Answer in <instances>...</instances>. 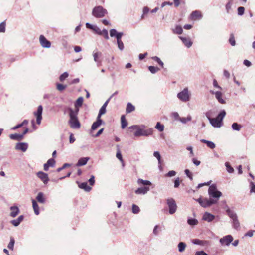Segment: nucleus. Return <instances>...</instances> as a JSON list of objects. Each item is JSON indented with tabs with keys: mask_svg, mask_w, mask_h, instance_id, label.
Instances as JSON below:
<instances>
[{
	"mask_svg": "<svg viewBox=\"0 0 255 255\" xmlns=\"http://www.w3.org/2000/svg\"><path fill=\"white\" fill-rule=\"evenodd\" d=\"M137 184L140 187L135 191L137 195H145L150 191V186L152 185L151 182L148 180H144L142 179H138L137 180Z\"/></svg>",
	"mask_w": 255,
	"mask_h": 255,
	"instance_id": "nucleus-1",
	"label": "nucleus"
},
{
	"mask_svg": "<svg viewBox=\"0 0 255 255\" xmlns=\"http://www.w3.org/2000/svg\"><path fill=\"white\" fill-rule=\"evenodd\" d=\"M226 115V112L225 110H222L218 114L217 117L215 118H212L210 117V115L209 112L206 113V116L209 120L211 125L214 128H220L222 126V121L225 116Z\"/></svg>",
	"mask_w": 255,
	"mask_h": 255,
	"instance_id": "nucleus-2",
	"label": "nucleus"
},
{
	"mask_svg": "<svg viewBox=\"0 0 255 255\" xmlns=\"http://www.w3.org/2000/svg\"><path fill=\"white\" fill-rule=\"evenodd\" d=\"M70 120L69 124L71 128L73 129H79L80 128V123L77 118L78 109L75 111L72 109H69Z\"/></svg>",
	"mask_w": 255,
	"mask_h": 255,
	"instance_id": "nucleus-3",
	"label": "nucleus"
},
{
	"mask_svg": "<svg viewBox=\"0 0 255 255\" xmlns=\"http://www.w3.org/2000/svg\"><path fill=\"white\" fill-rule=\"evenodd\" d=\"M153 133V129L149 128L145 129V126L140 125V128L138 130H136L134 133V136L139 137L141 136H148L151 135Z\"/></svg>",
	"mask_w": 255,
	"mask_h": 255,
	"instance_id": "nucleus-4",
	"label": "nucleus"
},
{
	"mask_svg": "<svg viewBox=\"0 0 255 255\" xmlns=\"http://www.w3.org/2000/svg\"><path fill=\"white\" fill-rule=\"evenodd\" d=\"M208 194L210 199L218 200L219 198L222 196V193L217 190L216 186L212 184L209 186L208 189Z\"/></svg>",
	"mask_w": 255,
	"mask_h": 255,
	"instance_id": "nucleus-5",
	"label": "nucleus"
},
{
	"mask_svg": "<svg viewBox=\"0 0 255 255\" xmlns=\"http://www.w3.org/2000/svg\"><path fill=\"white\" fill-rule=\"evenodd\" d=\"M107 13V10L102 6H95L92 11V15L98 18L104 17Z\"/></svg>",
	"mask_w": 255,
	"mask_h": 255,
	"instance_id": "nucleus-6",
	"label": "nucleus"
},
{
	"mask_svg": "<svg viewBox=\"0 0 255 255\" xmlns=\"http://www.w3.org/2000/svg\"><path fill=\"white\" fill-rule=\"evenodd\" d=\"M191 94L188 88L186 87L182 91L178 93L177 95V98L183 102H186L189 101Z\"/></svg>",
	"mask_w": 255,
	"mask_h": 255,
	"instance_id": "nucleus-7",
	"label": "nucleus"
},
{
	"mask_svg": "<svg viewBox=\"0 0 255 255\" xmlns=\"http://www.w3.org/2000/svg\"><path fill=\"white\" fill-rule=\"evenodd\" d=\"M167 204L169 208V213L170 214H174L177 209V206L175 200L172 198L167 199Z\"/></svg>",
	"mask_w": 255,
	"mask_h": 255,
	"instance_id": "nucleus-8",
	"label": "nucleus"
},
{
	"mask_svg": "<svg viewBox=\"0 0 255 255\" xmlns=\"http://www.w3.org/2000/svg\"><path fill=\"white\" fill-rule=\"evenodd\" d=\"M233 241V237L230 235H226L221 238L219 242L222 246H229L230 243Z\"/></svg>",
	"mask_w": 255,
	"mask_h": 255,
	"instance_id": "nucleus-9",
	"label": "nucleus"
},
{
	"mask_svg": "<svg viewBox=\"0 0 255 255\" xmlns=\"http://www.w3.org/2000/svg\"><path fill=\"white\" fill-rule=\"evenodd\" d=\"M42 111L43 107L41 105H39L38 107L37 111L33 113L34 116L36 117V123L38 125H40L41 124V121L42 119Z\"/></svg>",
	"mask_w": 255,
	"mask_h": 255,
	"instance_id": "nucleus-10",
	"label": "nucleus"
},
{
	"mask_svg": "<svg viewBox=\"0 0 255 255\" xmlns=\"http://www.w3.org/2000/svg\"><path fill=\"white\" fill-rule=\"evenodd\" d=\"M124 35L123 32H118L115 29H112L110 30V35L111 37H115L117 39V42L122 41L121 38Z\"/></svg>",
	"mask_w": 255,
	"mask_h": 255,
	"instance_id": "nucleus-11",
	"label": "nucleus"
},
{
	"mask_svg": "<svg viewBox=\"0 0 255 255\" xmlns=\"http://www.w3.org/2000/svg\"><path fill=\"white\" fill-rule=\"evenodd\" d=\"M39 42L41 46L43 48H49L51 47V42L42 35H41L39 37Z\"/></svg>",
	"mask_w": 255,
	"mask_h": 255,
	"instance_id": "nucleus-12",
	"label": "nucleus"
},
{
	"mask_svg": "<svg viewBox=\"0 0 255 255\" xmlns=\"http://www.w3.org/2000/svg\"><path fill=\"white\" fill-rule=\"evenodd\" d=\"M217 202V200L203 199L200 205L203 207H207L210 206L212 204H216Z\"/></svg>",
	"mask_w": 255,
	"mask_h": 255,
	"instance_id": "nucleus-13",
	"label": "nucleus"
},
{
	"mask_svg": "<svg viewBox=\"0 0 255 255\" xmlns=\"http://www.w3.org/2000/svg\"><path fill=\"white\" fill-rule=\"evenodd\" d=\"M28 147V145L27 143L20 142L17 143L15 147L16 150H20L22 152H25Z\"/></svg>",
	"mask_w": 255,
	"mask_h": 255,
	"instance_id": "nucleus-14",
	"label": "nucleus"
},
{
	"mask_svg": "<svg viewBox=\"0 0 255 255\" xmlns=\"http://www.w3.org/2000/svg\"><path fill=\"white\" fill-rule=\"evenodd\" d=\"M37 175L45 184H46L49 181V178L47 173L39 171L37 173Z\"/></svg>",
	"mask_w": 255,
	"mask_h": 255,
	"instance_id": "nucleus-15",
	"label": "nucleus"
},
{
	"mask_svg": "<svg viewBox=\"0 0 255 255\" xmlns=\"http://www.w3.org/2000/svg\"><path fill=\"white\" fill-rule=\"evenodd\" d=\"M202 18L201 12L199 10L193 11L190 14V18L193 20L200 19Z\"/></svg>",
	"mask_w": 255,
	"mask_h": 255,
	"instance_id": "nucleus-16",
	"label": "nucleus"
},
{
	"mask_svg": "<svg viewBox=\"0 0 255 255\" xmlns=\"http://www.w3.org/2000/svg\"><path fill=\"white\" fill-rule=\"evenodd\" d=\"M210 93L212 94H214L215 97L218 101L221 104H225V101L222 98V93L220 91L214 92V91L211 90Z\"/></svg>",
	"mask_w": 255,
	"mask_h": 255,
	"instance_id": "nucleus-17",
	"label": "nucleus"
},
{
	"mask_svg": "<svg viewBox=\"0 0 255 255\" xmlns=\"http://www.w3.org/2000/svg\"><path fill=\"white\" fill-rule=\"evenodd\" d=\"M202 219L203 220L210 222L215 219V216L208 212H205L203 216Z\"/></svg>",
	"mask_w": 255,
	"mask_h": 255,
	"instance_id": "nucleus-18",
	"label": "nucleus"
},
{
	"mask_svg": "<svg viewBox=\"0 0 255 255\" xmlns=\"http://www.w3.org/2000/svg\"><path fill=\"white\" fill-rule=\"evenodd\" d=\"M10 209L11 210L10 215L13 218L15 217L19 214L20 211L19 209L17 206H11Z\"/></svg>",
	"mask_w": 255,
	"mask_h": 255,
	"instance_id": "nucleus-19",
	"label": "nucleus"
},
{
	"mask_svg": "<svg viewBox=\"0 0 255 255\" xmlns=\"http://www.w3.org/2000/svg\"><path fill=\"white\" fill-rule=\"evenodd\" d=\"M101 52H95L94 51L93 53V56L94 58V60L95 62L97 63L98 66L101 65V61L99 59V57L101 55Z\"/></svg>",
	"mask_w": 255,
	"mask_h": 255,
	"instance_id": "nucleus-20",
	"label": "nucleus"
},
{
	"mask_svg": "<svg viewBox=\"0 0 255 255\" xmlns=\"http://www.w3.org/2000/svg\"><path fill=\"white\" fill-rule=\"evenodd\" d=\"M89 159H90V158L88 157H82L78 160V161L76 164V166H84L87 164V162L89 161Z\"/></svg>",
	"mask_w": 255,
	"mask_h": 255,
	"instance_id": "nucleus-21",
	"label": "nucleus"
},
{
	"mask_svg": "<svg viewBox=\"0 0 255 255\" xmlns=\"http://www.w3.org/2000/svg\"><path fill=\"white\" fill-rule=\"evenodd\" d=\"M77 183L78 184V187L84 190L85 191L89 192L91 190V187L88 185L87 182L80 183L79 182L77 181Z\"/></svg>",
	"mask_w": 255,
	"mask_h": 255,
	"instance_id": "nucleus-22",
	"label": "nucleus"
},
{
	"mask_svg": "<svg viewBox=\"0 0 255 255\" xmlns=\"http://www.w3.org/2000/svg\"><path fill=\"white\" fill-rule=\"evenodd\" d=\"M103 121L101 119V118H99L97 117L96 121L94 122L91 126V130H95L98 127H99L102 124Z\"/></svg>",
	"mask_w": 255,
	"mask_h": 255,
	"instance_id": "nucleus-23",
	"label": "nucleus"
},
{
	"mask_svg": "<svg viewBox=\"0 0 255 255\" xmlns=\"http://www.w3.org/2000/svg\"><path fill=\"white\" fill-rule=\"evenodd\" d=\"M179 38L187 47L189 48L192 46V42L189 38L181 36H180Z\"/></svg>",
	"mask_w": 255,
	"mask_h": 255,
	"instance_id": "nucleus-24",
	"label": "nucleus"
},
{
	"mask_svg": "<svg viewBox=\"0 0 255 255\" xmlns=\"http://www.w3.org/2000/svg\"><path fill=\"white\" fill-rule=\"evenodd\" d=\"M23 219L24 216L23 215H20L16 219L12 220L11 221V223L13 225L16 227L18 226L20 224V223L23 221Z\"/></svg>",
	"mask_w": 255,
	"mask_h": 255,
	"instance_id": "nucleus-25",
	"label": "nucleus"
},
{
	"mask_svg": "<svg viewBox=\"0 0 255 255\" xmlns=\"http://www.w3.org/2000/svg\"><path fill=\"white\" fill-rule=\"evenodd\" d=\"M9 137L11 139L19 141L22 139L23 135L21 134H12L9 135Z\"/></svg>",
	"mask_w": 255,
	"mask_h": 255,
	"instance_id": "nucleus-26",
	"label": "nucleus"
},
{
	"mask_svg": "<svg viewBox=\"0 0 255 255\" xmlns=\"http://www.w3.org/2000/svg\"><path fill=\"white\" fill-rule=\"evenodd\" d=\"M200 141L201 142L206 144L207 146L211 149H214L216 147L215 144L212 141L205 139H201Z\"/></svg>",
	"mask_w": 255,
	"mask_h": 255,
	"instance_id": "nucleus-27",
	"label": "nucleus"
},
{
	"mask_svg": "<svg viewBox=\"0 0 255 255\" xmlns=\"http://www.w3.org/2000/svg\"><path fill=\"white\" fill-rule=\"evenodd\" d=\"M36 200L40 203L43 204L45 202V199L44 197V194L42 192H39L36 197Z\"/></svg>",
	"mask_w": 255,
	"mask_h": 255,
	"instance_id": "nucleus-28",
	"label": "nucleus"
},
{
	"mask_svg": "<svg viewBox=\"0 0 255 255\" xmlns=\"http://www.w3.org/2000/svg\"><path fill=\"white\" fill-rule=\"evenodd\" d=\"M32 207L33 208L35 214L37 215H39V206H38L36 201L35 200L32 199Z\"/></svg>",
	"mask_w": 255,
	"mask_h": 255,
	"instance_id": "nucleus-29",
	"label": "nucleus"
},
{
	"mask_svg": "<svg viewBox=\"0 0 255 255\" xmlns=\"http://www.w3.org/2000/svg\"><path fill=\"white\" fill-rule=\"evenodd\" d=\"M226 212L232 220L238 218L236 213L229 208L226 210Z\"/></svg>",
	"mask_w": 255,
	"mask_h": 255,
	"instance_id": "nucleus-30",
	"label": "nucleus"
},
{
	"mask_svg": "<svg viewBox=\"0 0 255 255\" xmlns=\"http://www.w3.org/2000/svg\"><path fill=\"white\" fill-rule=\"evenodd\" d=\"M232 225L236 230H238L240 229V225L238 218L232 220Z\"/></svg>",
	"mask_w": 255,
	"mask_h": 255,
	"instance_id": "nucleus-31",
	"label": "nucleus"
},
{
	"mask_svg": "<svg viewBox=\"0 0 255 255\" xmlns=\"http://www.w3.org/2000/svg\"><path fill=\"white\" fill-rule=\"evenodd\" d=\"M135 110V107L130 103H128L127 105L126 112L130 113Z\"/></svg>",
	"mask_w": 255,
	"mask_h": 255,
	"instance_id": "nucleus-32",
	"label": "nucleus"
},
{
	"mask_svg": "<svg viewBox=\"0 0 255 255\" xmlns=\"http://www.w3.org/2000/svg\"><path fill=\"white\" fill-rule=\"evenodd\" d=\"M121 128L122 129L125 128L128 125V123L127 121L125 116L124 115H122L121 117Z\"/></svg>",
	"mask_w": 255,
	"mask_h": 255,
	"instance_id": "nucleus-33",
	"label": "nucleus"
},
{
	"mask_svg": "<svg viewBox=\"0 0 255 255\" xmlns=\"http://www.w3.org/2000/svg\"><path fill=\"white\" fill-rule=\"evenodd\" d=\"M173 33L177 34H181L183 32L182 28L181 26L177 25L173 30Z\"/></svg>",
	"mask_w": 255,
	"mask_h": 255,
	"instance_id": "nucleus-34",
	"label": "nucleus"
},
{
	"mask_svg": "<svg viewBox=\"0 0 255 255\" xmlns=\"http://www.w3.org/2000/svg\"><path fill=\"white\" fill-rule=\"evenodd\" d=\"M186 247V244L184 242H180L178 245V251L180 252H183Z\"/></svg>",
	"mask_w": 255,
	"mask_h": 255,
	"instance_id": "nucleus-35",
	"label": "nucleus"
},
{
	"mask_svg": "<svg viewBox=\"0 0 255 255\" xmlns=\"http://www.w3.org/2000/svg\"><path fill=\"white\" fill-rule=\"evenodd\" d=\"M198 223V220L194 218H188L187 220V223L191 226L196 225Z\"/></svg>",
	"mask_w": 255,
	"mask_h": 255,
	"instance_id": "nucleus-36",
	"label": "nucleus"
},
{
	"mask_svg": "<svg viewBox=\"0 0 255 255\" xmlns=\"http://www.w3.org/2000/svg\"><path fill=\"white\" fill-rule=\"evenodd\" d=\"M83 98L82 97H79L75 103V107L77 108V107H81L83 104Z\"/></svg>",
	"mask_w": 255,
	"mask_h": 255,
	"instance_id": "nucleus-37",
	"label": "nucleus"
},
{
	"mask_svg": "<svg viewBox=\"0 0 255 255\" xmlns=\"http://www.w3.org/2000/svg\"><path fill=\"white\" fill-rule=\"evenodd\" d=\"M241 128V125L238 124L237 123H233L232 125V128L234 130L239 131L240 130Z\"/></svg>",
	"mask_w": 255,
	"mask_h": 255,
	"instance_id": "nucleus-38",
	"label": "nucleus"
},
{
	"mask_svg": "<svg viewBox=\"0 0 255 255\" xmlns=\"http://www.w3.org/2000/svg\"><path fill=\"white\" fill-rule=\"evenodd\" d=\"M191 116L188 115L186 118L181 117L179 118V121L183 124H186L187 122L191 120Z\"/></svg>",
	"mask_w": 255,
	"mask_h": 255,
	"instance_id": "nucleus-39",
	"label": "nucleus"
},
{
	"mask_svg": "<svg viewBox=\"0 0 255 255\" xmlns=\"http://www.w3.org/2000/svg\"><path fill=\"white\" fill-rule=\"evenodd\" d=\"M148 69L150 71V72L152 74H155L159 71L160 69L157 67H155L153 66H150L148 67Z\"/></svg>",
	"mask_w": 255,
	"mask_h": 255,
	"instance_id": "nucleus-40",
	"label": "nucleus"
},
{
	"mask_svg": "<svg viewBox=\"0 0 255 255\" xmlns=\"http://www.w3.org/2000/svg\"><path fill=\"white\" fill-rule=\"evenodd\" d=\"M153 156L158 160V164L161 163V157L160 153L158 151H155L153 153Z\"/></svg>",
	"mask_w": 255,
	"mask_h": 255,
	"instance_id": "nucleus-41",
	"label": "nucleus"
},
{
	"mask_svg": "<svg viewBox=\"0 0 255 255\" xmlns=\"http://www.w3.org/2000/svg\"><path fill=\"white\" fill-rule=\"evenodd\" d=\"M225 165L226 167V170L227 172L229 173H233L234 170L233 167H232L229 162H226L225 163Z\"/></svg>",
	"mask_w": 255,
	"mask_h": 255,
	"instance_id": "nucleus-42",
	"label": "nucleus"
},
{
	"mask_svg": "<svg viewBox=\"0 0 255 255\" xmlns=\"http://www.w3.org/2000/svg\"><path fill=\"white\" fill-rule=\"evenodd\" d=\"M15 243L14 239L13 237L10 238V241L8 245V248L11 250H13L14 249V245Z\"/></svg>",
	"mask_w": 255,
	"mask_h": 255,
	"instance_id": "nucleus-43",
	"label": "nucleus"
},
{
	"mask_svg": "<svg viewBox=\"0 0 255 255\" xmlns=\"http://www.w3.org/2000/svg\"><path fill=\"white\" fill-rule=\"evenodd\" d=\"M106 108L105 107H103L102 106L101 107V108H100V109L99 110L98 115L97 116V117L98 118V119L101 118V116L106 113Z\"/></svg>",
	"mask_w": 255,
	"mask_h": 255,
	"instance_id": "nucleus-44",
	"label": "nucleus"
},
{
	"mask_svg": "<svg viewBox=\"0 0 255 255\" xmlns=\"http://www.w3.org/2000/svg\"><path fill=\"white\" fill-rule=\"evenodd\" d=\"M100 35H103L107 40L109 39L108 31L105 29H104L101 31V33Z\"/></svg>",
	"mask_w": 255,
	"mask_h": 255,
	"instance_id": "nucleus-45",
	"label": "nucleus"
},
{
	"mask_svg": "<svg viewBox=\"0 0 255 255\" xmlns=\"http://www.w3.org/2000/svg\"><path fill=\"white\" fill-rule=\"evenodd\" d=\"M155 128L157 129H158L159 131L161 132V131H163L164 128V126L163 125L160 124V123L158 122L156 124V125L155 126Z\"/></svg>",
	"mask_w": 255,
	"mask_h": 255,
	"instance_id": "nucleus-46",
	"label": "nucleus"
},
{
	"mask_svg": "<svg viewBox=\"0 0 255 255\" xmlns=\"http://www.w3.org/2000/svg\"><path fill=\"white\" fill-rule=\"evenodd\" d=\"M152 59L155 61L157 62L162 67H163L164 63L159 57L157 56H154L152 57Z\"/></svg>",
	"mask_w": 255,
	"mask_h": 255,
	"instance_id": "nucleus-47",
	"label": "nucleus"
},
{
	"mask_svg": "<svg viewBox=\"0 0 255 255\" xmlns=\"http://www.w3.org/2000/svg\"><path fill=\"white\" fill-rule=\"evenodd\" d=\"M69 76V74L67 72H64L59 77V80L60 81L63 82Z\"/></svg>",
	"mask_w": 255,
	"mask_h": 255,
	"instance_id": "nucleus-48",
	"label": "nucleus"
},
{
	"mask_svg": "<svg viewBox=\"0 0 255 255\" xmlns=\"http://www.w3.org/2000/svg\"><path fill=\"white\" fill-rule=\"evenodd\" d=\"M229 42L231 44V45L233 46H234L236 45V42H235L234 36V34L232 33L230 35Z\"/></svg>",
	"mask_w": 255,
	"mask_h": 255,
	"instance_id": "nucleus-49",
	"label": "nucleus"
},
{
	"mask_svg": "<svg viewBox=\"0 0 255 255\" xmlns=\"http://www.w3.org/2000/svg\"><path fill=\"white\" fill-rule=\"evenodd\" d=\"M132 211L134 214H137L140 211L139 207L135 204L132 205Z\"/></svg>",
	"mask_w": 255,
	"mask_h": 255,
	"instance_id": "nucleus-50",
	"label": "nucleus"
},
{
	"mask_svg": "<svg viewBox=\"0 0 255 255\" xmlns=\"http://www.w3.org/2000/svg\"><path fill=\"white\" fill-rule=\"evenodd\" d=\"M206 241H204L202 240H200L199 239H194L192 240V243L196 245H204V242H205Z\"/></svg>",
	"mask_w": 255,
	"mask_h": 255,
	"instance_id": "nucleus-51",
	"label": "nucleus"
},
{
	"mask_svg": "<svg viewBox=\"0 0 255 255\" xmlns=\"http://www.w3.org/2000/svg\"><path fill=\"white\" fill-rule=\"evenodd\" d=\"M46 163L49 167H53L55 165V161L54 159L51 158L47 161Z\"/></svg>",
	"mask_w": 255,
	"mask_h": 255,
	"instance_id": "nucleus-52",
	"label": "nucleus"
},
{
	"mask_svg": "<svg viewBox=\"0 0 255 255\" xmlns=\"http://www.w3.org/2000/svg\"><path fill=\"white\" fill-rule=\"evenodd\" d=\"M118 47L120 51H123L124 49V45L122 41L117 42Z\"/></svg>",
	"mask_w": 255,
	"mask_h": 255,
	"instance_id": "nucleus-53",
	"label": "nucleus"
},
{
	"mask_svg": "<svg viewBox=\"0 0 255 255\" xmlns=\"http://www.w3.org/2000/svg\"><path fill=\"white\" fill-rule=\"evenodd\" d=\"M57 89L60 91H61L66 88V85H64L58 83L56 85Z\"/></svg>",
	"mask_w": 255,
	"mask_h": 255,
	"instance_id": "nucleus-54",
	"label": "nucleus"
},
{
	"mask_svg": "<svg viewBox=\"0 0 255 255\" xmlns=\"http://www.w3.org/2000/svg\"><path fill=\"white\" fill-rule=\"evenodd\" d=\"M116 157L117 158L119 159V160L122 162V163H123V158H122V154L121 153V152L119 150V149H118V151L117 152V153H116Z\"/></svg>",
	"mask_w": 255,
	"mask_h": 255,
	"instance_id": "nucleus-55",
	"label": "nucleus"
},
{
	"mask_svg": "<svg viewBox=\"0 0 255 255\" xmlns=\"http://www.w3.org/2000/svg\"><path fill=\"white\" fill-rule=\"evenodd\" d=\"M245 11V8L244 7H239L238 8V14L240 16L243 15L244 14Z\"/></svg>",
	"mask_w": 255,
	"mask_h": 255,
	"instance_id": "nucleus-56",
	"label": "nucleus"
},
{
	"mask_svg": "<svg viewBox=\"0 0 255 255\" xmlns=\"http://www.w3.org/2000/svg\"><path fill=\"white\" fill-rule=\"evenodd\" d=\"M185 173L186 175V176L191 180H192L193 179L192 174L188 169H185Z\"/></svg>",
	"mask_w": 255,
	"mask_h": 255,
	"instance_id": "nucleus-57",
	"label": "nucleus"
},
{
	"mask_svg": "<svg viewBox=\"0 0 255 255\" xmlns=\"http://www.w3.org/2000/svg\"><path fill=\"white\" fill-rule=\"evenodd\" d=\"M5 31V23L4 22L0 24V32H4Z\"/></svg>",
	"mask_w": 255,
	"mask_h": 255,
	"instance_id": "nucleus-58",
	"label": "nucleus"
},
{
	"mask_svg": "<svg viewBox=\"0 0 255 255\" xmlns=\"http://www.w3.org/2000/svg\"><path fill=\"white\" fill-rule=\"evenodd\" d=\"M250 192L251 193H255V185L253 182H250Z\"/></svg>",
	"mask_w": 255,
	"mask_h": 255,
	"instance_id": "nucleus-59",
	"label": "nucleus"
},
{
	"mask_svg": "<svg viewBox=\"0 0 255 255\" xmlns=\"http://www.w3.org/2000/svg\"><path fill=\"white\" fill-rule=\"evenodd\" d=\"M232 5V2L231 0L229 1L226 5V9L227 12H229V11L231 8Z\"/></svg>",
	"mask_w": 255,
	"mask_h": 255,
	"instance_id": "nucleus-60",
	"label": "nucleus"
},
{
	"mask_svg": "<svg viewBox=\"0 0 255 255\" xmlns=\"http://www.w3.org/2000/svg\"><path fill=\"white\" fill-rule=\"evenodd\" d=\"M149 11V8L147 7H144L143 9V14L141 16V18H144V15L147 14Z\"/></svg>",
	"mask_w": 255,
	"mask_h": 255,
	"instance_id": "nucleus-61",
	"label": "nucleus"
},
{
	"mask_svg": "<svg viewBox=\"0 0 255 255\" xmlns=\"http://www.w3.org/2000/svg\"><path fill=\"white\" fill-rule=\"evenodd\" d=\"M70 165L68 163H65L63 164V165L61 167L58 168L57 169V172H60L61 170H62L63 169H64V168H65L66 167L70 166Z\"/></svg>",
	"mask_w": 255,
	"mask_h": 255,
	"instance_id": "nucleus-62",
	"label": "nucleus"
},
{
	"mask_svg": "<svg viewBox=\"0 0 255 255\" xmlns=\"http://www.w3.org/2000/svg\"><path fill=\"white\" fill-rule=\"evenodd\" d=\"M159 228V226L158 225H156L154 229H153V233L157 236L158 235V233H159V231L158 230V229Z\"/></svg>",
	"mask_w": 255,
	"mask_h": 255,
	"instance_id": "nucleus-63",
	"label": "nucleus"
},
{
	"mask_svg": "<svg viewBox=\"0 0 255 255\" xmlns=\"http://www.w3.org/2000/svg\"><path fill=\"white\" fill-rule=\"evenodd\" d=\"M195 255H208L203 251H197L196 252Z\"/></svg>",
	"mask_w": 255,
	"mask_h": 255,
	"instance_id": "nucleus-64",
	"label": "nucleus"
}]
</instances>
